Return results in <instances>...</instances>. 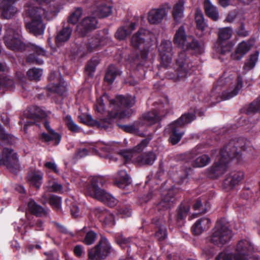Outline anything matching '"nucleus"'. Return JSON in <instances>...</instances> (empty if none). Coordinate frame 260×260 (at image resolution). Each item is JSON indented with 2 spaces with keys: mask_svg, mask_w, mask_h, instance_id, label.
<instances>
[{
  "mask_svg": "<svg viewBox=\"0 0 260 260\" xmlns=\"http://www.w3.org/2000/svg\"><path fill=\"white\" fill-rule=\"evenodd\" d=\"M42 75V70L40 69L32 68L27 72V75L31 80H40Z\"/></svg>",
  "mask_w": 260,
  "mask_h": 260,
  "instance_id": "52",
  "label": "nucleus"
},
{
  "mask_svg": "<svg viewBox=\"0 0 260 260\" xmlns=\"http://www.w3.org/2000/svg\"><path fill=\"white\" fill-rule=\"evenodd\" d=\"M259 52L256 51L254 53L250 54L244 61L243 69L247 72L253 69L258 59Z\"/></svg>",
  "mask_w": 260,
  "mask_h": 260,
  "instance_id": "33",
  "label": "nucleus"
},
{
  "mask_svg": "<svg viewBox=\"0 0 260 260\" xmlns=\"http://www.w3.org/2000/svg\"><path fill=\"white\" fill-rule=\"evenodd\" d=\"M106 96L104 94L102 96L97 99L95 105L96 110L100 113H103L105 111V105L104 104L103 98Z\"/></svg>",
  "mask_w": 260,
  "mask_h": 260,
  "instance_id": "60",
  "label": "nucleus"
},
{
  "mask_svg": "<svg viewBox=\"0 0 260 260\" xmlns=\"http://www.w3.org/2000/svg\"><path fill=\"white\" fill-rule=\"evenodd\" d=\"M211 223V220L208 218H201L196 221L195 222V226L198 224H200L201 226V230L204 231L207 230L210 226Z\"/></svg>",
  "mask_w": 260,
  "mask_h": 260,
  "instance_id": "55",
  "label": "nucleus"
},
{
  "mask_svg": "<svg viewBox=\"0 0 260 260\" xmlns=\"http://www.w3.org/2000/svg\"><path fill=\"white\" fill-rule=\"evenodd\" d=\"M205 13L206 15L214 21L218 19V12L215 7L212 6L209 0H205Z\"/></svg>",
  "mask_w": 260,
  "mask_h": 260,
  "instance_id": "39",
  "label": "nucleus"
},
{
  "mask_svg": "<svg viewBox=\"0 0 260 260\" xmlns=\"http://www.w3.org/2000/svg\"><path fill=\"white\" fill-rule=\"evenodd\" d=\"M131 183L130 176L125 170H122L118 172L115 180V184L119 188H124Z\"/></svg>",
  "mask_w": 260,
  "mask_h": 260,
  "instance_id": "31",
  "label": "nucleus"
},
{
  "mask_svg": "<svg viewBox=\"0 0 260 260\" xmlns=\"http://www.w3.org/2000/svg\"><path fill=\"white\" fill-rule=\"evenodd\" d=\"M72 31L73 28L71 26L65 25L64 24L62 28L57 32L55 37L56 43L58 44L68 41L71 38Z\"/></svg>",
  "mask_w": 260,
  "mask_h": 260,
  "instance_id": "27",
  "label": "nucleus"
},
{
  "mask_svg": "<svg viewBox=\"0 0 260 260\" xmlns=\"http://www.w3.org/2000/svg\"><path fill=\"white\" fill-rule=\"evenodd\" d=\"M215 90H216V89L213 87V89H212V90L211 91V92H210V93H209L207 95V96L205 98V100H204L205 102H206V103L211 102V103H212L214 102L213 100L215 99L216 98V97L217 96V95L214 96V95Z\"/></svg>",
  "mask_w": 260,
  "mask_h": 260,
  "instance_id": "63",
  "label": "nucleus"
},
{
  "mask_svg": "<svg viewBox=\"0 0 260 260\" xmlns=\"http://www.w3.org/2000/svg\"><path fill=\"white\" fill-rule=\"evenodd\" d=\"M150 227L155 232V236L159 241H164L167 237V230L162 218L155 217L152 219Z\"/></svg>",
  "mask_w": 260,
  "mask_h": 260,
  "instance_id": "16",
  "label": "nucleus"
},
{
  "mask_svg": "<svg viewBox=\"0 0 260 260\" xmlns=\"http://www.w3.org/2000/svg\"><path fill=\"white\" fill-rule=\"evenodd\" d=\"M15 88L14 81L4 75H0V93L7 90H13Z\"/></svg>",
  "mask_w": 260,
  "mask_h": 260,
  "instance_id": "35",
  "label": "nucleus"
},
{
  "mask_svg": "<svg viewBox=\"0 0 260 260\" xmlns=\"http://www.w3.org/2000/svg\"><path fill=\"white\" fill-rule=\"evenodd\" d=\"M232 232L229 229L228 223L222 220L216 222L214 231L209 238V241L219 247H221L231 240Z\"/></svg>",
  "mask_w": 260,
  "mask_h": 260,
  "instance_id": "7",
  "label": "nucleus"
},
{
  "mask_svg": "<svg viewBox=\"0 0 260 260\" xmlns=\"http://www.w3.org/2000/svg\"><path fill=\"white\" fill-rule=\"evenodd\" d=\"M40 109L37 106H33L30 110L25 115L27 118L29 119L26 121L23 126V131L26 132L28 126H31L36 123V122L40 120L42 116L39 114Z\"/></svg>",
  "mask_w": 260,
  "mask_h": 260,
  "instance_id": "22",
  "label": "nucleus"
},
{
  "mask_svg": "<svg viewBox=\"0 0 260 260\" xmlns=\"http://www.w3.org/2000/svg\"><path fill=\"white\" fill-rule=\"evenodd\" d=\"M63 121L68 129L71 132L73 133H79L80 132V127L75 123L71 115H66L63 118Z\"/></svg>",
  "mask_w": 260,
  "mask_h": 260,
  "instance_id": "44",
  "label": "nucleus"
},
{
  "mask_svg": "<svg viewBox=\"0 0 260 260\" xmlns=\"http://www.w3.org/2000/svg\"><path fill=\"white\" fill-rule=\"evenodd\" d=\"M196 109L191 107L187 112L183 114L178 119L173 122L183 129L185 125L191 123L196 120Z\"/></svg>",
  "mask_w": 260,
  "mask_h": 260,
  "instance_id": "21",
  "label": "nucleus"
},
{
  "mask_svg": "<svg viewBox=\"0 0 260 260\" xmlns=\"http://www.w3.org/2000/svg\"><path fill=\"white\" fill-rule=\"evenodd\" d=\"M160 56L161 64L165 68H167L172 61V42L163 40L161 41L158 49Z\"/></svg>",
  "mask_w": 260,
  "mask_h": 260,
  "instance_id": "15",
  "label": "nucleus"
},
{
  "mask_svg": "<svg viewBox=\"0 0 260 260\" xmlns=\"http://www.w3.org/2000/svg\"><path fill=\"white\" fill-rule=\"evenodd\" d=\"M89 154V151L87 149L80 148L75 153L74 158L75 159H79L87 156Z\"/></svg>",
  "mask_w": 260,
  "mask_h": 260,
  "instance_id": "61",
  "label": "nucleus"
},
{
  "mask_svg": "<svg viewBox=\"0 0 260 260\" xmlns=\"http://www.w3.org/2000/svg\"><path fill=\"white\" fill-rule=\"evenodd\" d=\"M190 210V205L187 202H182L177 210L176 220L179 222L185 219Z\"/></svg>",
  "mask_w": 260,
  "mask_h": 260,
  "instance_id": "36",
  "label": "nucleus"
},
{
  "mask_svg": "<svg viewBox=\"0 0 260 260\" xmlns=\"http://www.w3.org/2000/svg\"><path fill=\"white\" fill-rule=\"evenodd\" d=\"M130 32L125 26H121L117 30L115 37L117 40H123L130 34Z\"/></svg>",
  "mask_w": 260,
  "mask_h": 260,
  "instance_id": "53",
  "label": "nucleus"
},
{
  "mask_svg": "<svg viewBox=\"0 0 260 260\" xmlns=\"http://www.w3.org/2000/svg\"><path fill=\"white\" fill-rule=\"evenodd\" d=\"M116 242L121 247L127 246L132 241V238L130 237L125 238L122 235H118L116 237Z\"/></svg>",
  "mask_w": 260,
  "mask_h": 260,
  "instance_id": "58",
  "label": "nucleus"
},
{
  "mask_svg": "<svg viewBox=\"0 0 260 260\" xmlns=\"http://www.w3.org/2000/svg\"><path fill=\"white\" fill-rule=\"evenodd\" d=\"M98 20L94 17L88 16L84 18L80 25L77 26V31L81 37L85 36L89 31L95 29Z\"/></svg>",
  "mask_w": 260,
  "mask_h": 260,
  "instance_id": "18",
  "label": "nucleus"
},
{
  "mask_svg": "<svg viewBox=\"0 0 260 260\" xmlns=\"http://www.w3.org/2000/svg\"><path fill=\"white\" fill-rule=\"evenodd\" d=\"M232 28L230 27H225L219 29L217 42L218 47V52L221 54H225L231 51L233 44L231 42H227L232 37Z\"/></svg>",
  "mask_w": 260,
  "mask_h": 260,
  "instance_id": "12",
  "label": "nucleus"
},
{
  "mask_svg": "<svg viewBox=\"0 0 260 260\" xmlns=\"http://www.w3.org/2000/svg\"><path fill=\"white\" fill-rule=\"evenodd\" d=\"M145 29H140L135 34L131 39L132 45L135 48H138L143 46V49L140 51L139 53L132 55L129 56V60L132 67L136 70H140L144 68L149 67L150 61L148 56L149 52V46L146 43Z\"/></svg>",
  "mask_w": 260,
  "mask_h": 260,
  "instance_id": "4",
  "label": "nucleus"
},
{
  "mask_svg": "<svg viewBox=\"0 0 260 260\" xmlns=\"http://www.w3.org/2000/svg\"><path fill=\"white\" fill-rule=\"evenodd\" d=\"M50 82L48 85V89L50 91L63 95L66 88L65 82L59 73L51 72L48 77Z\"/></svg>",
  "mask_w": 260,
  "mask_h": 260,
  "instance_id": "13",
  "label": "nucleus"
},
{
  "mask_svg": "<svg viewBox=\"0 0 260 260\" xmlns=\"http://www.w3.org/2000/svg\"><path fill=\"white\" fill-rule=\"evenodd\" d=\"M129 116V112L127 110L118 112H109L106 117L99 120L93 119L90 115L78 117L80 122L87 125L96 127L100 129L109 130L113 127L116 123L118 117L124 118Z\"/></svg>",
  "mask_w": 260,
  "mask_h": 260,
  "instance_id": "5",
  "label": "nucleus"
},
{
  "mask_svg": "<svg viewBox=\"0 0 260 260\" xmlns=\"http://www.w3.org/2000/svg\"><path fill=\"white\" fill-rule=\"evenodd\" d=\"M27 225L38 231H43L44 229V221L38 217L32 218V219L29 220Z\"/></svg>",
  "mask_w": 260,
  "mask_h": 260,
  "instance_id": "47",
  "label": "nucleus"
},
{
  "mask_svg": "<svg viewBox=\"0 0 260 260\" xmlns=\"http://www.w3.org/2000/svg\"><path fill=\"white\" fill-rule=\"evenodd\" d=\"M113 249L106 238H102L95 247L89 250L88 258L90 260L105 259Z\"/></svg>",
  "mask_w": 260,
  "mask_h": 260,
  "instance_id": "11",
  "label": "nucleus"
},
{
  "mask_svg": "<svg viewBox=\"0 0 260 260\" xmlns=\"http://www.w3.org/2000/svg\"><path fill=\"white\" fill-rule=\"evenodd\" d=\"M20 37L18 28H13L10 26H8L4 37L5 45L9 49L14 51H23L28 50L33 51L34 53L29 54L27 56V62L31 64H42L44 61L38 56H45L46 51L43 48L35 44L24 43L20 40Z\"/></svg>",
  "mask_w": 260,
  "mask_h": 260,
  "instance_id": "3",
  "label": "nucleus"
},
{
  "mask_svg": "<svg viewBox=\"0 0 260 260\" xmlns=\"http://www.w3.org/2000/svg\"><path fill=\"white\" fill-rule=\"evenodd\" d=\"M114 103L122 107L131 108L135 103V98L129 94L126 96L118 95L116 96Z\"/></svg>",
  "mask_w": 260,
  "mask_h": 260,
  "instance_id": "32",
  "label": "nucleus"
},
{
  "mask_svg": "<svg viewBox=\"0 0 260 260\" xmlns=\"http://www.w3.org/2000/svg\"><path fill=\"white\" fill-rule=\"evenodd\" d=\"M99 64V61L96 58H91L85 66V71L89 76H92L95 71L96 67Z\"/></svg>",
  "mask_w": 260,
  "mask_h": 260,
  "instance_id": "51",
  "label": "nucleus"
},
{
  "mask_svg": "<svg viewBox=\"0 0 260 260\" xmlns=\"http://www.w3.org/2000/svg\"><path fill=\"white\" fill-rule=\"evenodd\" d=\"M260 110V95L257 98L256 101L252 102L248 106L247 109V114H250L252 113H255Z\"/></svg>",
  "mask_w": 260,
  "mask_h": 260,
  "instance_id": "54",
  "label": "nucleus"
},
{
  "mask_svg": "<svg viewBox=\"0 0 260 260\" xmlns=\"http://www.w3.org/2000/svg\"><path fill=\"white\" fill-rule=\"evenodd\" d=\"M118 71L113 66H110L107 69L104 77V81L109 84H111L114 81L117 76Z\"/></svg>",
  "mask_w": 260,
  "mask_h": 260,
  "instance_id": "41",
  "label": "nucleus"
},
{
  "mask_svg": "<svg viewBox=\"0 0 260 260\" xmlns=\"http://www.w3.org/2000/svg\"><path fill=\"white\" fill-rule=\"evenodd\" d=\"M150 141V139L149 138H145L144 139H143L140 142V143H139L137 145L134 147L133 151L137 153H140L142 152L149 143Z\"/></svg>",
  "mask_w": 260,
  "mask_h": 260,
  "instance_id": "57",
  "label": "nucleus"
},
{
  "mask_svg": "<svg viewBox=\"0 0 260 260\" xmlns=\"http://www.w3.org/2000/svg\"><path fill=\"white\" fill-rule=\"evenodd\" d=\"M235 251L240 260H247V256L253 251V247L249 241L241 240L237 244Z\"/></svg>",
  "mask_w": 260,
  "mask_h": 260,
  "instance_id": "17",
  "label": "nucleus"
},
{
  "mask_svg": "<svg viewBox=\"0 0 260 260\" xmlns=\"http://www.w3.org/2000/svg\"><path fill=\"white\" fill-rule=\"evenodd\" d=\"M210 161V157L207 154H203L197 157L191 163L193 168H202L206 166Z\"/></svg>",
  "mask_w": 260,
  "mask_h": 260,
  "instance_id": "42",
  "label": "nucleus"
},
{
  "mask_svg": "<svg viewBox=\"0 0 260 260\" xmlns=\"http://www.w3.org/2000/svg\"><path fill=\"white\" fill-rule=\"evenodd\" d=\"M154 109L146 113L142 117L145 123L152 125L159 122L169 112V105L167 100H165V103L161 101L153 103Z\"/></svg>",
  "mask_w": 260,
  "mask_h": 260,
  "instance_id": "8",
  "label": "nucleus"
},
{
  "mask_svg": "<svg viewBox=\"0 0 260 260\" xmlns=\"http://www.w3.org/2000/svg\"><path fill=\"white\" fill-rule=\"evenodd\" d=\"M99 217L100 218L101 221L103 220L104 224L106 226H111L115 224L114 215L105 209L99 211Z\"/></svg>",
  "mask_w": 260,
  "mask_h": 260,
  "instance_id": "37",
  "label": "nucleus"
},
{
  "mask_svg": "<svg viewBox=\"0 0 260 260\" xmlns=\"http://www.w3.org/2000/svg\"><path fill=\"white\" fill-rule=\"evenodd\" d=\"M119 126L126 133H134L136 131L135 127L134 125H119Z\"/></svg>",
  "mask_w": 260,
  "mask_h": 260,
  "instance_id": "64",
  "label": "nucleus"
},
{
  "mask_svg": "<svg viewBox=\"0 0 260 260\" xmlns=\"http://www.w3.org/2000/svg\"><path fill=\"white\" fill-rule=\"evenodd\" d=\"M48 202L52 209L57 213L61 212V198L57 196L51 194L48 199Z\"/></svg>",
  "mask_w": 260,
  "mask_h": 260,
  "instance_id": "40",
  "label": "nucleus"
},
{
  "mask_svg": "<svg viewBox=\"0 0 260 260\" xmlns=\"http://www.w3.org/2000/svg\"><path fill=\"white\" fill-rule=\"evenodd\" d=\"M27 208L29 212L32 215H35L36 217H46L49 211V209H45L42 206L38 204L32 199L30 200L28 202Z\"/></svg>",
  "mask_w": 260,
  "mask_h": 260,
  "instance_id": "26",
  "label": "nucleus"
},
{
  "mask_svg": "<svg viewBox=\"0 0 260 260\" xmlns=\"http://www.w3.org/2000/svg\"><path fill=\"white\" fill-rule=\"evenodd\" d=\"M195 21L197 29L200 30L201 32H203L205 29V23L204 15L201 11H196Z\"/></svg>",
  "mask_w": 260,
  "mask_h": 260,
  "instance_id": "48",
  "label": "nucleus"
},
{
  "mask_svg": "<svg viewBox=\"0 0 260 260\" xmlns=\"http://www.w3.org/2000/svg\"><path fill=\"white\" fill-rule=\"evenodd\" d=\"M43 174L40 172H31L27 176V181L30 185L39 189L43 183Z\"/></svg>",
  "mask_w": 260,
  "mask_h": 260,
  "instance_id": "29",
  "label": "nucleus"
},
{
  "mask_svg": "<svg viewBox=\"0 0 260 260\" xmlns=\"http://www.w3.org/2000/svg\"><path fill=\"white\" fill-rule=\"evenodd\" d=\"M26 11L30 21L26 24V28L35 36L43 35L45 26L42 17L45 14L46 10L41 6H33L29 7Z\"/></svg>",
  "mask_w": 260,
  "mask_h": 260,
  "instance_id": "6",
  "label": "nucleus"
},
{
  "mask_svg": "<svg viewBox=\"0 0 260 260\" xmlns=\"http://www.w3.org/2000/svg\"><path fill=\"white\" fill-rule=\"evenodd\" d=\"M236 34L239 37H246L249 35V31L246 30L244 22H241L236 30Z\"/></svg>",
  "mask_w": 260,
  "mask_h": 260,
  "instance_id": "59",
  "label": "nucleus"
},
{
  "mask_svg": "<svg viewBox=\"0 0 260 260\" xmlns=\"http://www.w3.org/2000/svg\"><path fill=\"white\" fill-rule=\"evenodd\" d=\"M174 44L183 50L180 52L176 60L178 76L185 77L194 71L193 66L190 60L186 57L185 51H192L196 55L201 54L202 48L199 41L192 36H187L183 26H180L177 30L173 39Z\"/></svg>",
  "mask_w": 260,
  "mask_h": 260,
  "instance_id": "1",
  "label": "nucleus"
},
{
  "mask_svg": "<svg viewBox=\"0 0 260 260\" xmlns=\"http://www.w3.org/2000/svg\"><path fill=\"white\" fill-rule=\"evenodd\" d=\"M183 12V5L179 2L177 3L173 8V16L176 22H179L182 17Z\"/></svg>",
  "mask_w": 260,
  "mask_h": 260,
  "instance_id": "46",
  "label": "nucleus"
},
{
  "mask_svg": "<svg viewBox=\"0 0 260 260\" xmlns=\"http://www.w3.org/2000/svg\"><path fill=\"white\" fill-rule=\"evenodd\" d=\"M216 260H240V258L235 253L223 251L216 256Z\"/></svg>",
  "mask_w": 260,
  "mask_h": 260,
  "instance_id": "50",
  "label": "nucleus"
},
{
  "mask_svg": "<svg viewBox=\"0 0 260 260\" xmlns=\"http://www.w3.org/2000/svg\"><path fill=\"white\" fill-rule=\"evenodd\" d=\"M56 136L54 134H50L49 133H42L40 135V140L43 143H49L51 141L53 142V144L55 146L58 145L61 140L62 136L59 134V138H56Z\"/></svg>",
  "mask_w": 260,
  "mask_h": 260,
  "instance_id": "38",
  "label": "nucleus"
},
{
  "mask_svg": "<svg viewBox=\"0 0 260 260\" xmlns=\"http://www.w3.org/2000/svg\"><path fill=\"white\" fill-rule=\"evenodd\" d=\"M157 156L153 151L142 153L136 158V161L141 166H151L155 160Z\"/></svg>",
  "mask_w": 260,
  "mask_h": 260,
  "instance_id": "23",
  "label": "nucleus"
},
{
  "mask_svg": "<svg viewBox=\"0 0 260 260\" xmlns=\"http://www.w3.org/2000/svg\"><path fill=\"white\" fill-rule=\"evenodd\" d=\"M96 237V234L93 231L87 232L84 240V243L86 245H91L94 243Z\"/></svg>",
  "mask_w": 260,
  "mask_h": 260,
  "instance_id": "56",
  "label": "nucleus"
},
{
  "mask_svg": "<svg viewBox=\"0 0 260 260\" xmlns=\"http://www.w3.org/2000/svg\"><path fill=\"white\" fill-rule=\"evenodd\" d=\"M101 46L100 36L94 35L83 40L78 47L77 52L81 57L100 49Z\"/></svg>",
  "mask_w": 260,
  "mask_h": 260,
  "instance_id": "10",
  "label": "nucleus"
},
{
  "mask_svg": "<svg viewBox=\"0 0 260 260\" xmlns=\"http://www.w3.org/2000/svg\"><path fill=\"white\" fill-rule=\"evenodd\" d=\"M253 195V193L250 190L249 187H245L242 190L241 197V198L248 201L252 199Z\"/></svg>",
  "mask_w": 260,
  "mask_h": 260,
  "instance_id": "62",
  "label": "nucleus"
},
{
  "mask_svg": "<svg viewBox=\"0 0 260 260\" xmlns=\"http://www.w3.org/2000/svg\"><path fill=\"white\" fill-rule=\"evenodd\" d=\"M101 180L99 177H93L91 180V187L89 188V191L93 198L104 202L110 207H113L116 205L117 200L99 187V183H101Z\"/></svg>",
  "mask_w": 260,
  "mask_h": 260,
  "instance_id": "9",
  "label": "nucleus"
},
{
  "mask_svg": "<svg viewBox=\"0 0 260 260\" xmlns=\"http://www.w3.org/2000/svg\"><path fill=\"white\" fill-rule=\"evenodd\" d=\"M167 15L166 9L160 8L151 10L148 15V20L151 24H157L160 22Z\"/></svg>",
  "mask_w": 260,
  "mask_h": 260,
  "instance_id": "28",
  "label": "nucleus"
},
{
  "mask_svg": "<svg viewBox=\"0 0 260 260\" xmlns=\"http://www.w3.org/2000/svg\"><path fill=\"white\" fill-rule=\"evenodd\" d=\"M244 177V174L242 171H234L226 175L223 181L222 186L226 191L233 189L239 185Z\"/></svg>",
  "mask_w": 260,
  "mask_h": 260,
  "instance_id": "14",
  "label": "nucleus"
},
{
  "mask_svg": "<svg viewBox=\"0 0 260 260\" xmlns=\"http://www.w3.org/2000/svg\"><path fill=\"white\" fill-rule=\"evenodd\" d=\"M192 171L190 166L183 165L181 167L180 169L174 175V179L175 181L178 184H182L188 181V175Z\"/></svg>",
  "mask_w": 260,
  "mask_h": 260,
  "instance_id": "24",
  "label": "nucleus"
},
{
  "mask_svg": "<svg viewBox=\"0 0 260 260\" xmlns=\"http://www.w3.org/2000/svg\"><path fill=\"white\" fill-rule=\"evenodd\" d=\"M176 201L175 194L173 189H170L167 193L162 197L161 201L159 203V206H162L165 208L168 209Z\"/></svg>",
  "mask_w": 260,
  "mask_h": 260,
  "instance_id": "34",
  "label": "nucleus"
},
{
  "mask_svg": "<svg viewBox=\"0 0 260 260\" xmlns=\"http://www.w3.org/2000/svg\"><path fill=\"white\" fill-rule=\"evenodd\" d=\"M250 49L251 45L243 41L238 45L235 52L231 54V57L233 60H240Z\"/></svg>",
  "mask_w": 260,
  "mask_h": 260,
  "instance_id": "25",
  "label": "nucleus"
},
{
  "mask_svg": "<svg viewBox=\"0 0 260 260\" xmlns=\"http://www.w3.org/2000/svg\"><path fill=\"white\" fill-rule=\"evenodd\" d=\"M0 140L7 145H12L14 143L13 135L6 133L5 128L0 124Z\"/></svg>",
  "mask_w": 260,
  "mask_h": 260,
  "instance_id": "45",
  "label": "nucleus"
},
{
  "mask_svg": "<svg viewBox=\"0 0 260 260\" xmlns=\"http://www.w3.org/2000/svg\"><path fill=\"white\" fill-rule=\"evenodd\" d=\"M82 13V10L81 8H77L75 12L72 13L68 19V24L70 26L71 25H75L79 21Z\"/></svg>",
  "mask_w": 260,
  "mask_h": 260,
  "instance_id": "49",
  "label": "nucleus"
},
{
  "mask_svg": "<svg viewBox=\"0 0 260 260\" xmlns=\"http://www.w3.org/2000/svg\"><path fill=\"white\" fill-rule=\"evenodd\" d=\"M168 131L170 134L169 141L173 145L177 144L180 141L184 134L183 129L173 122L168 125Z\"/></svg>",
  "mask_w": 260,
  "mask_h": 260,
  "instance_id": "20",
  "label": "nucleus"
},
{
  "mask_svg": "<svg viewBox=\"0 0 260 260\" xmlns=\"http://www.w3.org/2000/svg\"><path fill=\"white\" fill-rule=\"evenodd\" d=\"M243 87V79L240 75L237 78V83L234 89L231 91H223L220 99L222 100H229L237 95Z\"/></svg>",
  "mask_w": 260,
  "mask_h": 260,
  "instance_id": "30",
  "label": "nucleus"
},
{
  "mask_svg": "<svg viewBox=\"0 0 260 260\" xmlns=\"http://www.w3.org/2000/svg\"><path fill=\"white\" fill-rule=\"evenodd\" d=\"M247 147L242 138H232L220 150V158L207 170V176L212 179H217L222 175L228 168L231 160H235L238 164H242L243 159L241 151H245Z\"/></svg>",
  "mask_w": 260,
  "mask_h": 260,
  "instance_id": "2",
  "label": "nucleus"
},
{
  "mask_svg": "<svg viewBox=\"0 0 260 260\" xmlns=\"http://www.w3.org/2000/svg\"><path fill=\"white\" fill-rule=\"evenodd\" d=\"M112 7L109 5L102 4L97 8V15L100 18L109 16L112 13Z\"/></svg>",
  "mask_w": 260,
  "mask_h": 260,
  "instance_id": "43",
  "label": "nucleus"
},
{
  "mask_svg": "<svg viewBox=\"0 0 260 260\" xmlns=\"http://www.w3.org/2000/svg\"><path fill=\"white\" fill-rule=\"evenodd\" d=\"M17 0H2L0 2V9H2L1 17L9 19L14 16L17 12L16 8L12 4Z\"/></svg>",
  "mask_w": 260,
  "mask_h": 260,
  "instance_id": "19",
  "label": "nucleus"
}]
</instances>
